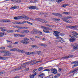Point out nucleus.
<instances>
[{
  "mask_svg": "<svg viewBox=\"0 0 78 78\" xmlns=\"http://www.w3.org/2000/svg\"><path fill=\"white\" fill-rule=\"evenodd\" d=\"M54 33L53 34L56 37V38L57 39H58L59 38L60 39H61L62 41H63V42H64V41L63 40V38L59 37V32H58L54 31Z\"/></svg>",
  "mask_w": 78,
  "mask_h": 78,
  "instance_id": "1",
  "label": "nucleus"
},
{
  "mask_svg": "<svg viewBox=\"0 0 78 78\" xmlns=\"http://www.w3.org/2000/svg\"><path fill=\"white\" fill-rule=\"evenodd\" d=\"M29 41V39L26 38L24 40L21 41L20 42L23 43V44H27L29 43V41Z\"/></svg>",
  "mask_w": 78,
  "mask_h": 78,
  "instance_id": "2",
  "label": "nucleus"
},
{
  "mask_svg": "<svg viewBox=\"0 0 78 78\" xmlns=\"http://www.w3.org/2000/svg\"><path fill=\"white\" fill-rule=\"evenodd\" d=\"M52 14L55 16H58V17H62V15L59 13L54 12L52 13Z\"/></svg>",
  "mask_w": 78,
  "mask_h": 78,
  "instance_id": "3",
  "label": "nucleus"
},
{
  "mask_svg": "<svg viewBox=\"0 0 78 78\" xmlns=\"http://www.w3.org/2000/svg\"><path fill=\"white\" fill-rule=\"evenodd\" d=\"M41 28H43V29H44L45 30H43V31L44 33H50V31L48 30H46L47 29V27H44V26H41Z\"/></svg>",
  "mask_w": 78,
  "mask_h": 78,
  "instance_id": "4",
  "label": "nucleus"
},
{
  "mask_svg": "<svg viewBox=\"0 0 78 78\" xmlns=\"http://www.w3.org/2000/svg\"><path fill=\"white\" fill-rule=\"evenodd\" d=\"M51 72L52 73H54L55 75H56V73H57V72H58V70L57 69H51Z\"/></svg>",
  "mask_w": 78,
  "mask_h": 78,
  "instance_id": "5",
  "label": "nucleus"
},
{
  "mask_svg": "<svg viewBox=\"0 0 78 78\" xmlns=\"http://www.w3.org/2000/svg\"><path fill=\"white\" fill-rule=\"evenodd\" d=\"M38 21L39 22H42V23H48V21H47L46 20H44L43 19H41L39 18L38 19Z\"/></svg>",
  "mask_w": 78,
  "mask_h": 78,
  "instance_id": "6",
  "label": "nucleus"
},
{
  "mask_svg": "<svg viewBox=\"0 0 78 78\" xmlns=\"http://www.w3.org/2000/svg\"><path fill=\"white\" fill-rule=\"evenodd\" d=\"M74 44L75 45V46L74 45V44L73 45V49L74 50H77L78 48V44L76 43H75Z\"/></svg>",
  "mask_w": 78,
  "mask_h": 78,
  "instance_id": "7",
  "label": "nucleus"
},
{
  "mask_svg": "<svg viewBox=\"0 0 78 78\" xmlns=\"http://www.w3.org/2000/svg\"><path fill=\"white\" fill-rule=\"evenodd\" d=\"M24 18L23 16H15L14 17V19L15 20H19L20 19H22Z\"/></svg>",
  "mask_w": 78,
  "mask_h": 78,
  "instance_id": "8",
  "label": "nucleus"
},
{
  "mask_svg": "<svg viewBox=\"0 0 78 78\" xmlns=\"http://www.w3.org/2000/svg\"><path fill=\"white\" fill-rule=\"evenodd\" d=\"M69 41L71 42H75L76 41V38H75V37L72 36V38L69 39Z\"/></svg>",
  "mask_w": 78,
  "mask_h": 78,
  "instance_id": "9",
  "label": "nucleus"
},
{
  "mask_svg": "<svg viewBox=\"0 0 78 78\" xmlns=\"http://www.w3.org/2000/svg\"><path fill=\"white\" fill-rule=\"evenodd\" d=\"M22 69H24V67H23V66H22L20 67L17 68L15 69H13L14 72H16V71H17V70H20Z\"/></svg>",
  "mask_w": 78,
  "mask_h": 78,
  "instance_id": "10",
  "label": "nucleus"
},
{
  "mask_svg": "<svg viewBox=\"0 0 78 78\" xmlns=\"http://www.w3.org/2000/svg\"><path fill=\"white\" fill-rule=\"evenodd\" d=\"M6 53L4 54L3 55V56H11V53H10L9 52H5Z\"/></svg>",
  "mask_w": 78,
  "mask_h": 78,
  "instance_id": "11",
  "label": "nucleus"
},
{
  "mask_svg": "<svg viewBox=\"0 0 78 78\" xmlns=\"http://www.w3.org/2000/svg\"><path fill=\"white\" fill-rule=\"evenodd\" d=\"M29 9H35L36 8V7L33 6H30L28 7Z\"/></svg>",
  "mask_w": 78,
  "mask_h": 78,
  "instance_id": "12",
  "label": "nucleus"
},
{
  "mask_svg": "<svg viewBox=\"0 0 78 78\" xmlns=\"http://www.w3.org/2000/svg\"><path fill=\"white\" fill-rule=\"evenodd\" d=\"M15 35H17L19 37H25V35H20V34H16Z\"/></svg>",
  "mask_w": 78,
  "mask_h": 78,
  "instance_id": "13",
  "label": "nucleus"
},
{
  "mask_svg": "<svg viewBox=\"0 0 78 78\" xmlns=\"http://www.w3.org/2000/svg\"><path fill=\"white\" fill-rule=\"evenodd\" d=\"M39 45L40 46H42L43 47H47V44L42 43L41 44L39 43Z\"/></svg>",
  "mask_w": 78,
  "mask_h": 78,
  "instance_id": "14",
  "label": "nucleus"
},
{
  "mask_svg": "<svg viewBox=\"0 0 78 78\" xmlns=\"http://www.w3.org/2000/svg\"><path fill=\"white\" fill-rule=\"evenodd\" d=\"M34 54H38V55H40L41 54V51H36L34 52Z\"/></svg>",
  "mask_w": 78,
  "mask_h": 78,
  "instance_id": "15",
  "label": "nucleus"
},
{
  "mask_svg": "<svg viewBox=\"0 0 78 78\" xmlns=\"http://www.w3.org/2000/svg\"><path fill=\"white\" fill-rule=\"evenodd\" d=\"M16 8L19 9V6H16V5H15L13 7L11 8V9H16Z\"/></svg>",
  "mask_w": 78,
  "mask_h": 78,
  "instance_id": "16",
  "label": "nucleus"
},
{
  "mask_svg": "<svg viewBox=\"0 0 78 78\" xmlns=\"http://www.w3.org/2000/svg\"><path fill=\"white\" fill-rule=\"evenodd\" d=\"M77 71H78V68H76L74 69H73V71H70L71 73H73V72H77Z\"/></svg>",
  "mask_w": 78,
  "mask_h": 78,
  "instance_id": "17",
  "label": "nucleus"
},
{
  "mask_svg": "<svg viewBox=\"0 0 78 78\" xmlns=\"http://www.w3.org/2000/svg\"><path fill=\"white\" fill-rule=\"evenodd\" d=\"M62 20L63 21H64V22H67V23H71L69 21V20H65V19H64L63 18H62Z\"/></svg>",
  "mask_w": 78,
  "mask_h": 78,
  "instance_id": "18",
  "label": "nucleus"
},
{
  "mask_svg": "<svg viewBox=\"0 0 78 78\" xmlns=\"http://www.w3.org/2000/svg\"><path fill=\"white\" fill-rule=\"evenodd\" d=\"M8 51H0V53H8Z\"/></svg>",
  "mask_w": 78,
  "mask_h": 78,
  "instance_id": "19",
  "label": "nucleus"
},
{
  "mask_svg": "<svg viewBox=\"0 0 78 78\" xmlns=\"http://www.w3.org/2000/svg\"><path fill=\"white\" fill-rule=\"evenodd\" d=\"M63 14H68V15H69V14H70V12H63Z\"/></svg>",
  "mask_w": 78,
  "mask_h": 78,
  "instance_id": "20",
  "label": "nucleus"
},
{
  "mask_svg": "<svg viewBox=\"0 0 78 78\" xmlns=\"http://www.w3.org/2000/svg\"><path fill=\"white\" fill-rule=\"evenodd\" d=\"M70 58V56H65L63 57H62L61 59H62L63 58V59H69V58Z\"/></svg>",
  "mask_w": 78,
  "mask_h": 78,
  "instance_id": "21",
  "label": "nucleus"
},
{
  "mask_svg": "<svg viewBox=\"0 0 78 78\" xmlns=\"http://www.w3.org/2000/svg\"><path fill=\"white\" fill-rule=\"evenodd\" d=\"M64 0H55V1H56L57 3H60L62 2V1H63Z\"/></svg>",
  "mask_w": 78,
  "mask_h": 78,
  "instance_id": "22",
  "label": "nucleus"
},
{
  "mask_svg": "<svg viewBox=\"0 0 78 78\" xmlns=\"http://www.w3.org/2000/svg\"><path fill=\"white\" fill-rule=\"evenodd\" d=\"M42 70H43V67H40L38 69V71H41Z\"/></svg>",
  "mask_w": 78,
  "mask_h": 78,
  "instance_id": "23",
  "label": "nucleus"
},
{
  "mask_svg": "<svg viewBox=\"0 0 78 78\" xmlns=\"http://www.w3.org/2000/svg\"><path fill=\"white\" fill-rule=\"evenodd\" d=\"M45 76V74L44 73H42L40 75H38V76H39V77H41V76Z\"/></svg>",
  "mask_w": 78,
  "mask_h": 78,
  "instance_id": "24",
  "label": "nucleus"
},
{
  "mask_svg": "<svg viewBox=\"0 0 78 78\" xmlns=\"http://www.w3.org/2000/svg\"><path fill=\"white\" fill-rule=\"evenodd\" d=\"M77 63H78V61L73 62H71V64H77Z\"/></svg>",
  "mask_w": 78,
  "mask_h": 78,
  "instance_id": "25",
  "label": "nucleus"
},
{
  "mask_svg": "<svg viewBox=\"0 0 78 78\" xmlns=\"http://www.w3.org/2000/svg\"><path fill=\"white\" fill-rule=\"evenodd\" d=\"M25 19H27V20H28L29 19V17L27 16H25V17H23Z\"/></svg>",
  "mask_w": 78,
  "mask_h": 78,
  "instance_id": "26",
  "label": "nucleus"
},
{
  "mask_svg": "<svg viewBox=\"0 0 78 78\" xmlns=\"http://www.w3.org/2000/svg\"><path fill=\"white\" fill-rule=\"evenodd\" d=\"M2 31H3V32H4V31H7V30L5 29H1Z\"/></svg>",
  "mask_w": 78,
  "mask_h": 78,
  "instance_id": "27",
  "label": "nucleus"
},
{
  "mask_svg": "<svg viewBox=\"0 0 78 78\" xmlns=\"http://www.w3.org/2000/svg\"><path fill=\"white\" fill-rule=\"evenodd\" d=\"M69 5L67 4H66L65 5H63L62 6V7H64V8H65V7H66V6H68Z\"/></svg>",
  "mask_w": 78,
  "mask_h": 78,
  "instance_id": "28",
  "label": "nucleus"
},
{
  "mask_svg": "<svg viewBox=\"0 0 78 78\" xmlns=\"http://www.w3.org/2000/svg\"><path fill=\"white\" fill-rule=\"evenodd\" d=\"M47 30H52V29H51V28H50L48 27H46V31H47Z\"/></svg>",
  "mask_w": 78,
  "mask_h": 78,
  "instance_id": "29",
  "label": "nucleus"
},
{
  "mask_svg": "<svg viewBox=\"0 0 78 78\" xmlns=\"http://www.w3.org/2000/svg\"><path fill=\"white\" fill-rule=\"evenodd\" d=\"M0 22H6V20H0Z\"/></svg>",
  "mask_w": 78,
  "mask_h": 78,
  "instance_id": "30",
  "label": "nucleus"
},
{
  "mask_svg": "<svg viewBox=\"0 0 78 78\" xmlns=\"http://www.w3.org/2000/svg\"><path fill=\"white\" fill-rule=\"evenodd\" d=\"M54 20H56V21H59L60 20V19H57L56 18H55L54 19Z\"/></svg>",
  "mask_w": 78,
  "mask_h": 78,
  "instance_id": "31",
  "label": "nucleus"
},
{
  "mask_svg": "<svg viewBox=\"0 0 78 78\" xmlns=\"http://www.w3.org/2000/svg\"><path fill=\"white\" fill-rule=\"evenodd\" d=\"M38 33L39 34V35H42V32L41 31H38Z\"/></svg>",
  "mask_w": 78,
  "mask_h": 78,
  "instance_id": "32",
  "label": "nucleus"
},
{
  "mask_svg": "<svg viewBox=\"0 0 78 78\" xmlns=\"http://www.w3.org/2000/svg\"><path fill=\"white\" fill-rule=\"evenodd\" d=\"M27 23L28 24H30V25H33V23H31L30 22L28 21H27Z\"/></svg>",
  "mask_w": 78,
  "mask_h": 78,
  "instance_id": "33",
  "label": "nucleus"
},
{
  "mask_svg": "<svg viewBox=\"0 0 78 78\" xmlns=\"http://www.w3.org/2000/svg\"><path fill=\"white\" fill-rule=\"evenodd\" d=\"M21 1L20 0H16V3H20Z\"/></svg>",
  "mask_w": 78,
  "mask_h": 78,
  "instance_id": "34",
  "label": "nucleus"
},
{
  "mask_svg": "<svg viewBox=\"0 0 78 78\" xmlns=\"http://www.w3.org/2000/svg\"><path fill=\"white\" fill-rule=\"evenodd\" d=\"M53 26H53L49 24V27H50L51 28H53Z\"/></svg>",
  "mask_w": 78,
  "mask_h": 78,
  "instance_id": "35",
  "label": "nucleus"
},
{
  "mask_svg": "<svg viewBox=\"0 0 78 78\" xmlns=\"http://www.w3.org/2000/svg\"><path fill=\"white\" fill-rule=\"evenodd\" d=\"M24 33H28V32H29V31H28V30H24Z\"/></svg>",
  "mask_w": 78,
  "mask_h": 78,
  "instance_id": "36",
  "label": "nucleus"
},
{
  "mask_svg": "<svg viewBox=\"0 0 78 78\" xmlns=\"http://www.w3.org/2000/svg\"><path fill=\"white\" fill-rule=\"evenodd\" d=\"M0 49H2V50H4V49H5V47H0Z\"/></svg>",
  "mask_w": 78,
  "mask_h": 78,
  "instance_id": "37",
  "label": "nucleus"
},
{
  "mask_svg": "<svg viewBox=\"0 0 78 78\" xmlns=\"http://www.w3.org/2000/svg\"><path fill=\"white\" fill-rule=\"evenodd\" d=\"M44 71H47V72H50V70L49 69H45Z\"/></svg>",
  "mask_w": 78,
  "mask_h": 78,
  "instance_id": "38",
  "label": "nucleus"
},
{
  "mask_svg": "<svg viewBox=\"0 0 78 78\" xmlns=\"http://www.w3.org/2000/svg\"><path fill=\"white\" fill-rule=\"evenodd\" d=\"M64 19H65V20H68V19L67 18V17L65 16V17H64Z\"/></svg>",
  "mask_w": 78,
  "mask_h": 78,
  "instance_id": "39",
  "label": "nucleus"
},
{
  "mask_svg": "<svg viewBox=\"0 0 78 78\" xmlns=\"http://www.w3.org/2000/svg\"><path fill=\"white\" fill-rule=\"evenodd\" d=\"M16 49V48H13V51H17V49Z\"/></svg>",
  "mask_w": 78,
  "mask_h": 78,
  "instance_id": "40",
  "label": "nucleus"
},
{
  "mask_svg": "<svg viewBox=\"0 0 78 78\" xmlns=\"http://www.w3.org/2000/svg\"><path fill=\"white\" fill-rule=\"evenodd\" d=\"M22 50H20L18 49L17 51V52H19L20 53H21Z\"/></svg>",
  "mask_w": 78,
  "mask_h": 78,
  "instance_id": "41",
  "label": "nucleus"
},
{
  "mask_svg": "<svg viewBox=\"0 0 78 78\" xmlns=\"http://www.w3.org/2000/svg\"><path fill=\"white\" fill-rule=\"evenodd\" d=\"M37 62H37V61L35 62L32 63V65H33V64H37Z\"/></svg>",
  "mask_w": 78,
  "mask_h": 78,
  "instance_id": "42",
  "label": "nucleus"
},
{
  "mask_svg": "<svg viewBox=\"0 0 78 78\" xmlns=\"http://www.w3.org/2000/svg\"><path fill=\"white\" fill-rule=\"evenodd\" d=\"M29 54H30V55H33L34 54V52H29Z\"/></svg>",
  "mask_w": 78,
  "mask_h": 78,
  "instance_id": "43",
  "label": "nucleus"
},
{
  "mask_svg": "<svg viewBox=\"0 0 78 78\" xmlns=\"http://www.w3.org/2000/svg\"><path fill=\"white\" fill-rule=\"evenodd\" d=\"M37 74V73H36V72H35V73H34V74H33L32 75L34 77V76H36V75Z\"/></svg>",
  "mask_w": 78,
  "mask_h": 78,
  "instance_id": "44",
  "label": "nucleus"
},
{
  "mask_svg": "<svg viewBox=\"0 0 78 78\" xmlns=\"http://www.w3.org/2000/svg\"><path fill=\"white\" fill-rule=\"evenodd\" d=\"M16 0H11L12 2H14L15 3H16Z\"/></svg>",
  "mask_w": 78,
  "mask_h": 78,
  "instance_id": "45",
  "label": "nucleus"
},
{
  "mask_svg": "<svg viewBox=\"0 0 78 78\" xmlns=\"http://www.w3.org/2000/svg\"><path fill=\"white\" fill-rule=\"evenodd\" d=\"M30 78H34V77L33 76V75H30Z\"/></svg>",
  "mask_w": 78,
  "mask_h": 78,
  "instance_id": "46",
  "label": "nucleus"
},
{
  "mask_svg": "<svg viewBox=\"0 0 78 78\" xmlns=\"http://www.w3.org/2000/svg\"><path fill=\"white\" fill-rule=\"evenodd\" d=\"M76 64H75L74 65V67H76V66H78V63H76Z\"/></svg>",
  "mask_w": 78,
  "mask_h": 78,
  "instance_id": "47",
  "label": "nucleus"
},
{
  "mask_svg": "<svg viewBox=\"0 0 78 78\" xmlns=\"http://www.w3.org/2000/svg\"><path fill=\"white\" fill-rule=\"evenodd\" d=\"M58 72H61V70H62V69L60 68H58Z\"/></svg>",
  "mask_w": 78,
  "mask_h": 78,
  "instance_id": "48",
  "label": "nucleus"
},
{
  "mask_svg": "<svg viewBox=\"0 0 78 78\" xmlns=\"http://www.w3.org/2000/svg\"><path fill=\"white\" fill-rule=\"evenodd\" d=\"M32 34H37V32H33Z\"/></svg>",
  "mask_w": 78,
  "mask_h": 78,
  "instance_id": "49",
  "label": "nucleus"
},
{
  "mask_svg": "<svg viewBox=\"0 0 78 78\" xmlns=\"http://www.w3.org/2000/svg\"><path fill=\"white\" fill-rule=\"evenodd\" d=\"M10 33H14V30H10Z\"/></svg>",
  "mask_w": 78,
  "mask_h": 78,
  "instance_id": "50",
  "label": "nucleus"
},
{
  "mask_svg": "<svg viewBox=\"0 0 78 78\" xmlns=\"http://www.w3.org/2000/svg\"><path fill=\"white\" fill-rule=\"evenodd\" d=\"M30 39H31V40H32V41H35V39H34V38H30Z\"/></svg>",
  "mask_w": 78,
  "mask_h": 78,
  "instance_id": "51",
  "label": "nucleus"
},
{
  "mask_svg": "<svg viewBox=\"0 0 78 78\" xmlns=\"http://www.w3.org/2000/svg\"><path fill=\"white\" fill-rule=\"evenodd\" d=\"M60 35H61V36H64V35H65V34L61 33L60 34Z\"/></svg>",
  "mask_w": 78,
  "mask_h": 78,
  "instance_id": "52",
  "label": "nucleus"
},
{
  "mask_svg": "<svg viewBox=\"0 0 78 78\" xmlns=\"http://www.w3.org/2000/svg\"><path fill=\"white\" fill-rule=\"evenodd\" d=\"M55 0H48V2H53Z\"/></svg>",
  "mask_w": 78,
  "mask_h": 78,
  "instance_id": "53",
  "label": "nucleus"
},
{
  "mask_svg": "<svg viewBox=\"0 0 78 78\" xmlns=\"http://www.w3.org/2000/svg\"><path fill=\"white\" fill-rule=\"evenodd\" d=\"M14 24H16V25H17V24H18V22H15V23H13Z\"/></svg>",
  "mask_w": 78,
  "mask_h": 78,
  "instance_id": "54",
  "label": "nucleus"
},
{
  "mask_svg": "<svg viewBox=\"0 0 78 78\" xmlns=\"http://www.w3.org/2000/svg\"><path fill=\"white\" fill-rule=\"evenodd\" d=\"M69 56H70L71 58H73V57L74 55H69Z\"/></svg>",
  "mask_w": 78,
  "mask_h": 78,
  "instance_id": "55",
  "label": "nucleus"
},
{
  "mask_svg": "<svg viewBox=\"0 0 78 78\" xmlns=\"http://www.w3.org/2000/svg\"><path fill=\"white\" fill-rule=\"evenodd\" d=\"M25 27H20V29H25Z\"/></svg>",
  "mask_w": 78,
  "mask_h": 78,
  "instance_id": "56",
  "label": "nucleus"
},
{
  "mask_svg": "<svg viewBox=\"0 0 78 78\" xmlns=\"http://www.w3.org/2000/svg\"><path fill=\"white\" fill-rule=\"evenodd\" d=\"M16 28H19V29H20L21 27L16 26Z\"/></svg>",
  "mask_w": 78,
  "mask_h": 78,
  "instance_id": "57",
  "label": "nucleus"
},
{
  "mask_svg": "<svg viewBox=\"0 0 78 78\" xmlns=\"http://www.w3.org/2000/svg\"><path fill=\"white\" fill-rule=\"evenodd\" d=\"M57 76H60V74H59V73H58L57 74Z\"/></svg>",
  "mask_w": 78,
  "mask_h": 78,
  "instance_id": "58",
  "label": "nucleus"
},
{
  "mask_svg": "<svg viewBox=\"0 0 78 78\" xmlns=\"http://www.w3.org/2000/svg\"><path fill=\"white\" fill-rule=\"evenodd\" d=\"M21 53H25V51L23 50H21Z\"/></svg>",
  "mask_w": 78,
  "mask_h": 78,
  "instance_id": "59",
  "label": "nucleus"
},
{
  "mask_svg": "<svg viewBox=\"0 0 78 78\" xmlns=\"http://www.w3.org/2000/svg\"><path fill=\"white\" fill-rule=\"evenodd\" d=\"M18 24H22V23L21 22H18Z\"/></svg>",
  "mask_w": 78,
  "mask_h": 78,
  "instance_id": "60",
  "label": "nucleus"
},
{
  "mask_svg": "<svg viewBox=\"0 0 78 78\" xmlns=\"http://www.w3.org/2000/svg\"><path fill=\"white\" fill-rule=\"evenodd\" d=\"M6 41H7V43H8V42H9V43L11 42V41H8V40H6Z\"/></svg>",
  "mask_w": 78,
  "mask_h": 78,
  "instance_id": "61",
  "label": "nucleus"
},
{
  "mask_svg": "<svg viewBox=\"0 0 78 78\" xmlns=\"http://www.w3.org/2000/svg\"><path fill=\"white\" fill-rule=\"evenodd\" d=\"M26 22H27V21H24L23 22V23H22V24H23L24 23H26Z\"/></svg>",
  "mask_w": 78,
  "mask_h": 78,
  "instance_id": "62",
  "label": "nucleus"
},
{
  "mask_svg": "<svg viewBox=\"0 0 78 78\" xmlns=\"http://www.w3.org/2000/svg\"><path fill=\"white\" fill-rule=\"evenodd\" d=\"M2 34V36H3V35H6V34L5 33H3Z\"/></svg>",
  "mask_w": 78,
  "mask_h": 78,
  "instance_id": "63",
  "label": "nucleus"
},
{
  "mask_svg": "<svg viewBox=\"0 0 78 78\" xmlns=\"http://www.w3.org/2000/svg\"><path fill=\"white\" fill-rule=\"evenodd\" d=\"M29 70V68H26V71H28V70Z\"/></svg>",
  "mask_w": 78,
  "mask_h": 78,
  "instance_id": "64",
  "label": "nucleus"
}]
</instances>
